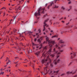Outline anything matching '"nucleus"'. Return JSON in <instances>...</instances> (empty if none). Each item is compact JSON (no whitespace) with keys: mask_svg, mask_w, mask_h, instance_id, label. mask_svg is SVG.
<instances>
[{"mask_svg":"<svg viewBox=\"0 0 77 77\" xmlns=\"http://www.w3.org/2000/svg\"><path fill=\"white\" fill-rule=\"evenodd\" d=\"M44 10H45V8H39V9L38 10V12H35L34 14V15L35 17H37L38 16H40L41 15L40 14L41 13H40V11H42V14H44Z\"/></svg>","mask_w":77,"mask_h":77,"instance_id":"1","label":"nucleus"},{"mask_svg":"<svg viewBox=\"0 0 77 77\" xmlns=\"http://www.w3.org/2000/svg\"><path fill=\"white\" fill-rule=\"evenodd\" d=\"M45 37L46 38V39L47 42H48V44H49V46H51V44H55V42H54V41H49V38H48V37H47V36H46Z\"/></svg>","mask_w":77,"mask_h":77,"instance_id":"2","label":"nucleus"},{"mask_svg":"<svg viewBox=\"0 0 77 77\" xmlns=\"http://www.w3.org/2000/svg\"><path fill=\"white\" fill-rule=\"evenodd\" d=\"M48 19H47L46 20H45L44 22V29H43V31H44L45 30V26L46 27H48V25H47V24H46V23L48 21Z\"/></svg>","mask_w":77,"mask_h":77,"instance_id":"3","label":"nucleus"},{"mask_svg":"<svg viewBox=\"0 0 77 77\" xmlns=\"http://www.w3.org/2000/svg\"><path fill=\"white\" fill-rule=\"evenodd\" d=\"M59 57V55H58L57 57V58L56 60L54 61L53 63H54L55 65H56L57 63H59V61H60V60L59 59H57V58Z\"/></svg>","mask_w":77,"mask_h":77,"instance_id":"4","label":"nucleus"},{"mask_svg":"<svg viewBox=\"0 0 77 77\" xmlns=\"http://www.w3.org/2000/svg\"><path fill=\"white\" fill-rule=\"evenodd\" d=\"M59 44H58V45H56L55 46V47L57 48H58V49H59V51H60V52H63V50H60V47H59Z\"/></svg>","mask_w":77,"mask_h":77,"instance_id":"5","label":"nucleus"},{"mask_svg":"<svg viewBox=\"0 0 77 77\" xmlns=\"http://www.w3.org/2000/svg\"><path fill=\"white\" fill-rule=\"evenodd\" d=\"M44 73L43 74V75H46L47 74V67H45L44 69Z\"/></svg>","mask_w":77,"mask_h":77,"instance_id":"6","label":"nucleus"},{"mask_svg":"<svg viewBox=\"0 0 77 77\" xmlns=\"http://www.w3.org/2000/svg\"><path fill=\"white\" fill-rule=\"evenodd\" d=\"M53 51H54V53H57V54H60V53L58 52V51L56 50V48H54V49Z\"/></svg>","mask_w":77,"mask_h":77,"instance_id":"7","label":"nucleus"},{"mask_svg":"<svg viewBox=\"0 0 77 77\" xmlns=\"http://www.w3.org/2000/svg\"><path fill=\"white\" fill-rule=\"evenodd\" d=\"M52 47V45H51V46H49V47L50 48V49H49V50L46 53V54H50V53H51V48Z\"/></svg>","mask_w":77,"mask_h":77,"instance_id":"8","label":"nucleus"},{"mask_svg":"<svg viewBox=\"0 0 77 77\" xmlns=\"http://www.w3.org/2000/svg\"><path fill=\"white\" fill-rule=\"evenodd\" d=\"M43 39V38L42 37H41L40 38H39L38 39L37 42H39V44H41V40H42V39Z\"/></svg>","mask_w":77,"mask_h":77,"instance_id":"9","label":"nucleus"},{"mask_svg":"<svg viewBox=\"0 0 77 77\" xmlns=\"http://www.w3.org/2000/svg\"><path fill=\"white\" fill-rule=\"evenodd\" d=\"M48 72L49 73L50 75V74H53V73H52V72H53V71H52V70H51V69H50L48 71Z\"/></svg>","mask_w":77,"mask_h":77,"instance_id":"10","label":"nucleus"},{"mask_svg":"<svg viewBox=\"0 0 77 77\" xmlns=\"http://www.w3.org/2000/svg\"><path fill=\"white\" fill-rule=\"evenodd\" d=\"M47 61V59H46L45 60H42V63H45V62H46Z\"/></svg>","mask_w":77,"mask_h":77,"instance_id":"11","label":"nucleus"},{"mask_svg":"<svg viewBox=\"0 0 77 77\" xmlns=\"http://www.w3.org/2000/svg\"><path fill=\"white\" fill-rule=\"evenodd\" d=\"M71 73H72V74H74V73H75V71L74 72H73V71H72V72H67V74H71Z\"/></svg>","mask_w":77,"mask_h":77,"instance_id":"12","label":"nucleus"},{"mask_svg":"<svg viewBox=\"0 0 77 77\" xmlns=\"http://www.w3.org/2000/svg\"><path fill=\"white\" fill-rule=\"evenodd\" d=\"M53 5H54V3H53V2H52L51 3V5H49L48 6V9H49V7H50V6H52V5H53Z\"/></svg>","mask_w":77,"mask_h":77,"instance_id":"13","label":"nucleus"},{"mask_svg":"<svg viewBox=\"0 0 77 77\" xmlns=\"http://www.w3.org/2000/svg\"><path fill=\"white\" fill-rule=\"evenodd\" d=\"M33 62L34 63H30V64H31V65H32L33 66H33H34V65H35V61H33Z\"/></svg>","mask_w":77,"mask_h":77,"instance_id":"14","label":"nucleus"},{"mask_svg":"<svg viewBox=\"0 0 77 77\" xmlns=\"http://www.w3.org/2000/svg\"><path fill=\"white\" fill-rule=\"evenodd\" d=\"M42 44H41L40 45V47H39V46H37V48H39V49H41V48H42Z\"/></svg>","mask_w":77,"mask_h":77,"instance_id":"15","label":"nucleus"},{"mask_svg":"<svg viewBox=\"0 0 77 77\" xmlns=\"http://www.w3.org/2000/svg\"><path fill=\"white\" fill-rule=\"evenodd\" d=\"M47 50V47H45L43 49V51H46Z\"/></svg>","mask_w":77,"mask_h":77,"instance_id":"16","label":"nucleus"},{"mask_svg":"<svg viewBox=\"0 0 77 77\" xmlns=\"http://www.w3.org/2000/svg\"><path fill=\"white\" fill-rule=\"evenodd\" d=\"M59 43H64V42H63V40H60L59 41Z\"/></svg>","mask_w":77,"mask_h":77,"instance_id":"17","label":"nucleus"},{"mask_svg":"<svg viewBox=\"0 0 77 77\" xmlns=\"http://www.w3.org/2000/svg\"><path fill=\"white\" fill-rule=\"evenodd\" d=\"M59 7L58 6H57L56 5H55L54 6H53V8H57Z\"/></svg>","mask_w":77,"mask_h":77,"instance_id":"18","label":"nucleus"},{"mask_svg":"<svg viewBox=\"0 0 77 77\" xmlns=\"http://www.w3.org/2000/svg\"><path fill=\"white\" fill-rule=\"evenodd\" d=\"M52 57H54V56H55V55L54 54H51L50 55Z\"/></svg>","mask_w":77,"mask_h":77,"instance_id":"19","label":"nucleus"},{"mask_svg":"<svg viewBox=\"0 0 77 77\" xmlns=\"http://www.w3.org/2000/svg\"><path fill=\"white\" fill-rule=\"evenodd\" d=\"M58 72H59V70H58L56 71H54V73H56V75L57 74V73H58Z\"/></svg>","mask_w":77,"mask_h":77,"instance_id":"20","label":"nucleus"},{"mask_svg":"<svg viewBox=\"0 0 77 77\" xmlns=\"http://www.w3.org/2000/svg\"><path fill=\"white\" fill-rule=\"evenodd\" d=\"M40 53V51L39 52H37L36 53H35V54L36 55H37V56H38Z\"/></svg>","mask_w":77,"mask_h":77,"instance_id":"21","label":"nucleus"},{"mask_svg":"<svg viewBox=\"0 0 77 77\" xmlns=\"http://www.w3.org/2000/svg\"><path fill=\"white\" fill-rule=\"evenodd\" d=\"M71 54H72L74 56H75V54H76V53L74 52H73V53H71Z\"/></svg>","mask_w":77,"mask_h":77,"instance_id":"22","label":"nucleus"},{"mask_svg":"<svg viewBox=\"0 0 77 77\" xmlns=\"http://www.w3.org/2000/svg\"><path fill=\"white\" fill-rule=\"evenodd\" d=\"M45 52H44L42 54V57H45V55L44 54Z\"/></svg>","mask_w":77,"mask_h":77,"instance_id":"23","label":"nucleus"},{"mask_svg":"<svg viewBox=\"0 0 77 77\" xmlns=\"http://www.w3.org/2000/svg\"><path fill=\"white\" fill-rule=\"evenodd\" d=\"M58 36L57 35H54V36H52V38H57Z\"/></svg>","mask_w":77,"mask_h":77,"instance_id":"24","label":"nucleus"},{"mask_svg":"<svg viewBox=\"0 0 77 77\" xmlns=\"http://www.w3.org/2000/svg\"><path fill=\"white\" fill-rule=\"evenodd\" d=\"M19 14H17L15 17H14V20H15V18H16V17H17V16H18V15H19Z\"/></svg>","mask_w":77,"mask_h":77,"instance_id":"25","label":"nucleus"},{"mask_svg":"<svg viewBox=\"0 0 77 77\" xmlns=\"http://www.w3.org/2000/svg\"><path fill=\"white\" fill-rule=\"evenodd\" d=\"M18 62V61H17L16 63V66H18V64L17 63Z\"/></svg>","mask_w":77,"mask_h":77,"instance_id":"26","label":"nucleus"},{"mask_svg":"<svg viewBox=\"0 0 77 77\" xmlns=\"http://www.w3.org/2000/svg\"><path fill=\"white\" fill-rule=\"evenodd\" d=\"M17 29H14V30H13V32H14V33H15L16 31H17Z\"/></svg>","mask_w":77,"mask_h":77,"instance_id":"27","label":"nucleus"},{"mask_svg":"<svg viewBox=\"0 0 77 77\" xmlns=\"http://www.w3.org/2000/svg\"><path fill=\"white\" fill-rule=\"evenodd\" d=\"M28 33H29V34H32V32H30V31H28Z\"/></svg>","mask_w":77,"mask_h":77,"instance_id":"28","label":"nucleus"},{"mask_svg":"<svg viewBox=\"0 0 77 77\" xmlns=\"http://www.w3.org/2000/svg\"><path fill=\"white\" fill-rule=\"evenodd\" d=\"M3 74H4V72H1L0 73V74L1 75H2H2H3Z\"/></svg>","mask_w":77,"mask_h":77,"instance_id":"29","label":"nucleus"},{"mask_svg":"<svg viewBox=\"0 0 77 77\" xmlns=\"http://www.w3.org/2000/svg\"><path fill=\"white\" fill-rule=\"evenodd\" d=\"M63 46H65V45L63 44V45H62L61 46V47H63Z\"/></svg>","mask_w":77,"mask_h":77,"instance_id":"30","label":"nucleus"},{"mask_svg":"<svg viewBox=\"0 0 77 77\" xmlns=\"http://www.w3.org/2000/svg\"><path fill=\"white\" fill-rule=\"evenodd\" d=\"M13 20H12V19H11V21H10V22L9 23V24H11V23H12V22H11V21H12Z\"/></svg>","mask_w":77,"mask_h":77,"instance_id":"31","label":"nucleus"},{"mask_svg":"<svg viewBox=\"0 0 77 77\" xmlns=\"http://www.w3.org/2000/svg\"><path fill=\"white\" fill-rule=\"evenodd\" d=\"M38 31L39 32V33H41V30H40V29H38Z\"/></svg>","mask_w":77,"mask_h":77,"instance_id":"32","label":"nucleus"},{"mask_svg":"<svg viewBox=\"0 0 77 77\" xmlns=\"http://www.w3.org/2000/svg\"><path fill=\"white\" fill-rule=\"evenodd\" d=\"M62 9L63 10L65 9V8L63 7H62Z\"/></svg>","mask_w":77,"mask_h":77,"instance_id":"33","label":"nucleus"},{"mask_svg":"<svg viewBox=\"0 0 77 77\" xmlns=\"http://www.w3.org/2000/svg\"><path fill=\"white\" fill-rule=\"evenodd\" d=\"M32 45H36L34 43H32Z\"/></svg>","mask_w":77,"mask_h":77,"instance_id":"34","label":"nucleus"},{"mask_svg":"<svg viewBox=\"0 0 77 77\" xmlns=\"http://www.w3.org/2000/svg\"><path fill=\"white\" fill-rule=\"evenodd\" d=\"M37 40V39H36V38H35L34 39V41H35V42H36V40Z\"/></svg>","mask_w":77,"mask_h":77,"instance_id":"35","label":"nucleus"},{"mask_svg":"<svg viewBox=\"0 0 77 77\" xmlns=\"http://www.w3.org/2000/svg\"><path fill=\"white\" fill-rule=\"evenodd\" d=\"M65 74L63 73V74H62V75H61V76H63V75H65Z\"/></svg>","mask_w":77,"mask_h":77,"instance_id":"36","label":"nucleus"},{"mask_svg":"<svg viewBox=\"0 0 77 77\" xmlns=\"http://www.w3.org/2000/svg\"><path fill=\"white\" fill-rule=\"evenodd\" d=\"M51 67H53V64H51Z\"/></svg>","mask_w":77,"mask_h":77,"instance_id":"37","label":"nucleus"},{"mask_svg":"<svg viewBox=\"0 0 77 77\" xmlns=\"http://www.w3.org/2000/svg\"><path fill=\"white\" fill-rule=\"evenodd\" d=\"M21 2H24V0H22L21 1H19V3H21Z\"/></svg>","mask_w":77,"mask_h":77,"instance_id":"38","label":"nucleus"},{"mask_svg":"<svg viewBox=\"0 0 77 77\" xmlns=\"http://www.w3.org/2000/svg\"><path fill=\"white\" fill-rule=\"evenodd\" d=\"M57 1V0H55L54 1V2L56 3V2Z\"/></svg>","mask_w":77,"mask_h":77,"instance_id":"39","label":"nucleus"},{"mask_svg":"<svg viewBox=\"0 0 77 77\" xmlns=\"http://www.w3.org/2000/svg\"><path fill=\"white\" fill-rule=\"evenodd\" d=\"M69 8H70V9H71V8H72V6H69Z\"/></svg>","mask_w":77,"mask_h":77,"instance_id":"40","label":"nucleus"},{"mask_svg":"<svg viewBox=\"0 0 77 77\" xmlns=\"http://www.w3.org/2000/svg\"><path fill=\"white\" fill-rule=\"evenodd\" d=\"M12 34H13V32H11V34H10V35H12Z\"/></svg>","mask_w":77,"mask_h":77,"instance_id":"41","label":"nucleus"},{"mask_svg":"<svg viewBox=\"0 0 77 77\" xmlns=\"http://www.w3.org/2000/svg\"><path fill=\"white\" fill-rule=\"evenodd\" d=\"M17 49H20V47H19V46H17Z\"/></svg>","mask_w":77,"mask_h":77,"instance_id":"42","label":"nucleus"},{"mask_svg":"<svg viewBox=\"0 0 77 77\" xmlns=\"http://www.w3.org/2000/svg\"><path fill=\"white\" fill-rule=\"evenodd\" d=\"M72 63V62H70V63L69 64V65H71Z\"/></svg>","mask_w":77,"mask_h":77,"instance_id":"43","label":"nucleus"},{"mask_svg":"<svg viewBox=\"0 0 77 77\" xmlns=\"http://www.w3.org/2000/svg\"><path fill=\"white\" fill-rule=\"evenodd\" d=\"M5 9V7L1 9V10H2V9Z\"/></svg>","mask_w":77,"mask_h":77,"instance_id":"44","label":"nucleus"},{"mask_svg":"<svg viewBox=\"0 0 77 77\" xmlns=\"http://www.w3.org/2000/svg\"><path fill=\"white\" fill-rule=\"evenodd\" d=\"M62 23H65V21H62Z\"/></svg>","mask_w":77,"mask_h":77,"instance_id":"45","label":"nucleus"},{"mask_svg":"<svg viewBox=\"0 0 77 77\" xmlns=\"http://www.w3.org/2000/svg\"><path fill=\"white\" fill-rule=\"evenodd\" d=\"M62 19H63V17H61V19H60V20H62Z\"/></svg>","mask_w":77,"mask_h":77,"instance_id":"46","label":"nucleus"},{"mask_svg":"<svg viewBox=\"0 0 77 77\" xmlns=\"http://www.w3.org/2000/svg\"><path fill=\"white\" fill-rule=\"evenodd\" d=\"M20 7H19L18 8H17V10L19 9H20Z\"/></svg>","mask_w":77,"mask_h":77,"instance_id":"47","label":"nucleus"},{"mask_svg":"<svg viewBox=\"0 0 77 77\" xmlns=\"http://www.w3.org/2000/svg\"><path fill=\"white\" fill-rule=\"evenodd\" d=\"M2 13H3V11H1V12H0V14H1Z\"/></svg>","mask_w":77,"mask_h":77,"instance_id":"48","label":"nucleus"},{"mask_svg":"<svg viewBox=\"0 0 77 77\" xmlns=\"http://www.w3.org/2000/svg\"><path fill=\"white\" fill-rule=\"evenodd\" d=\"M47 6V4H46L45 5V6L46 7V6Z\"/></svg>","mask_w":77,"mask_h":77,"instance_id":"49","label":"nucleus"},{"mask_svg":"<svg viewBox=\"0 0 77 77\" xmlns=\"http://www.w3.org/2000/svg\"><path fill=\"white\" fill-rule=\"evenodd\" d=\"M46 33H48V31H47V30H46Z\"/></svg>","mask_w":77,"mask_h":77,"instance_id":"50","label":"nucleus"},{"mask_svg":"<svg viewBox=\"0 0 77 77\" xmlns=\"http://www.w3.org/2000/svg\"><path fill=\"white\" fill-rule=\"evenodd\" d=\"M39 37V35H37V38H38V37Z\"/></svg>","mask_w":77,"mask_h":77,"instance_id":"51","label":"nucleus"},{"mask_svg":"<svg viewBox=\"0 0 77 77\" xmlns=\"http://www.w3.org/2000/svg\"><path fill=\"white\" fill-rule=\"evenodd\" d=\"M63 33V31H62L61 32V34H62V33Z\"/></svg>","mask_w":77,"mask_h":77,"instance_id":"52","label":"nucleus"},{"mask_svg":"<svg viewBox=\"0 0 77 77\" xmlns=\"http://www.w3.org/2000/svg\"><path fill=\"white\" fill-rule=\"evenodd\" d=\"M9 62H10V61H9L7 63V65H8V63H9Z\"/></svg>","mask_w":77,"mask_h":77,"instance_id":"53","label":"nucleus"},{"mask_svg":"<svg viewBox=\"0 0 77 77\" xmlns=\"http://www.w3.org/2000/svg\"><path fill=\"white\" fill-rule=\"evenodd\" d=\"M71 3V2H69V4H70Z\"/></svg>","mask_w":77,"mask_h":77,"instance_id":"54","label":"nucleus"},{"mask_svg":"<svg viewBox=\"0 0 77 77\" xmlns=\"http://www.w3.org/2000/svg\"><path fill=\"white\" fill-rule=\"evenodd\" d=\"M32 36H34V37H35V36H36V35H32Z\"/></svg>","mask_w":77,"mask_h":77,"instance_id":"55","label":"nucleus"},{"mask_svg":"<svg viewBox=\"0 0 77 77\" xmlns=\"http://www.w3.org/2000/svg\"><path fill=\"white\" fill-rule=\"evenodd\" d=\"M70 9H68V11H70Z\"/></svg>","mask_w":77,"mask_h":77,"instance_id":"56","label":"nucleus"},{"mask_svg":"<svg viewBox=\"0 0 77 77\" xmlns=\"http://www.w3.org/2000/svg\"><path fill=\"white\" fill-rule=\"evenodd\" d=\"M49 63H47V65H48Z\"/></svg>","mask_w":77,"mask_h":77,"instance_id":"57","label":"nucleus"},{"mask_svg":"<svg viewBox=\"0 0 77 77\" xmlns=\"http://www.w3.org/2000/svg\"><path fill=\"white\" fill-rule=\"evenodd\" d=\"M69 23L68 22V23L66 24V25H68V24H69Z\"/></svg>","mask_w":77,"mask_h":77,"instance_id":"58","label":"nucleus"},{"mask_svg":"<svg viewBox=\"0 0 77 77\" xmlns=\"http://www.w3.org/2000/svg\"><path fill=\"white\" fill-rule=\"evenodd\" d=\"M38 35V33H36V35Z\"/></svg>","mask_w":77,"mask_h":77,"instance_id":"59","label":"nucleus"},{"mask_svg":"<svg viewBox=\"0 0 77 77\" xmlns=\"http://www.w3.org/2000/svg\"><path fill=\"white\" fill-rule=\"evenodd\" d=\"M59 39H60V38H59L58 39V41H59Z\"/></svg>","mask_w":77,"mask_h":77,"instance_id":"60","label":"nucleus"},{"mask_svg":"<svg viewBox=\"0 0 77 77\" xmlns=\"http://www.w3.org/2000/svg\"><path fill=\"white\" fill-rule=\"evenodd\" d=\"M53 32V30H51V32Z\"/></svg>","mask_w":77,"mask_h":77,"instance_id":"61","label":"nucleus"},{"mask_svg":"<svg viewBox=\"0 0 77 77\" xmlns=\"http://www.w3.org/2000/svg\"><path fill=\"white\" fill-rule=\"evenodd\" d=\"M48 29H49V30H50V29L49 28H48Z\"/></svg>","mask_w":77,"mask_h":77,"instance_id":"62","label":"nucleus"},{"mask_svg":"<svg viewBox=\"0 0 77 77\" xmlns=\"http://www.w3.org/2000/svg\"><path fill=\"white\" fill-rule=\"evenodd\" d=\"M9 10H12V9H10V8H9Z\"/></svg>","mask_w":77,"mask_h":77,"instance_id":"63","label":"nucleus"},{"mask_svg":"<svg viewBox=\"0 0 77 77\" xmlns=\"http://www.w3.org/2000/svg\"><path fill=\"white\" fill-rule=\"evenodd\" d=\"M75 60L77 61V59H76Z\"/></svg>","mask_w":77,"mask_h":77,"instance_id":"64","label":"nucleus"}]
</instances>
